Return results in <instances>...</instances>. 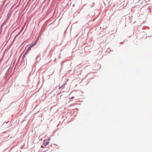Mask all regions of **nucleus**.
<instances>
[{"label":"nucleus","instance_id":"nucleus-1","mask_svg":"<svg viewBox=\"0 0 152 152\" xmlns=\"http://www.w3.org/2000/svg\"><path fill=\"white\" fill-rule=\"evenodd\" d=\"M37 43V42L36 41L32 45L29 47L26 50L25 52V53H24V56L31 49V48H32Z\"/></svg>","mask_w":152,"mask_h":152},{"label":"nucleus","instance_id":"nucleus-2","mask_svg":"<svg viewBox=\"0 0 152 152\" xmlns=\"http://www.w3.org/2000/svg\"><path fill=\"white\" fill-rule=\"evenodd\" d=\"M49 143V142L48 141L46 142V140H44L43 144L45 145L46 146Z\"/></svg>","mask_w":152,"mask_h":152},{"label":"nucleus","instance_id":"nucleus-3","mask_svg":"<svg viewBox=\"0 0 152 152\" xmlns=\"http://www.w3.org/2000/svg\"><path fill=\"white\" fill-rule=\"evenodd\" d=\"M62 86H59V89H61V88H62Z\"/></svg>","mask_w":152,"mask_h":152},{"label":"nucleus","instance_id":"nucleus-4","mask_svg":"<svg viewBox=\"0 0 152 152\" xmlns=\"http://www.w3.org/2000/svg\"><path fill=\"white\" fill-rule=\"evenodd\" d=\"M74 96H73V97H72L70 99H73L74 98Z\"/></svg>","mask_w":152,"mask_h":152},{"label":"nucleus","instance_id":"nucleus-5","mask_svg":"<svg viewBox=\"0 0 152 152\" xmlns=\"http://www.w3.org/2000/svg\"><path fill=\"white\" fill-rule=\"evenodd\" d=\"M41 147H42V148H43V146L42 145L41 146Z\"/></svg>","mask_w":152,"mask_h":152}]
</instances>
